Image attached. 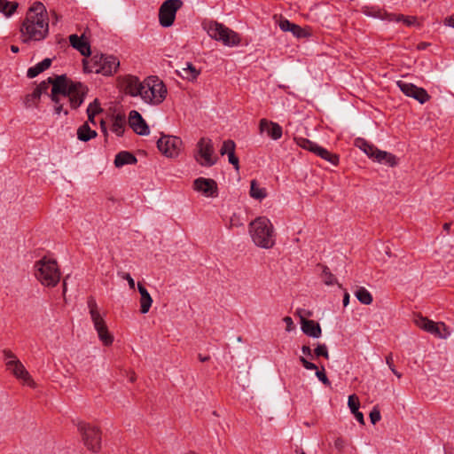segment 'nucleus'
Returning a JSON list of instances; mask_svg holds the SVG:
<instances>
[{"mask_svg": "<svg viewBox=\"0 0 454 454\" xmlns=\"http://www.w3.org/2000/svg\"><path fill=\"white\" fill-rule=\"evenodd\" d=\"M450 226H451V223H445L443 224V230H444L445 231L449 232V231H450Z\"/></svg>", "mask_w": 454, "mask_h": 454, "instance_id": "obj_60", "label": "nucleus"}, {"mask_svg": "<svg viewBox=\"0 0 454 454\" xmlns=\"http://www.w3.org/2000/svg\"><path fill=\"white\" fill-rule=\"evenodd\" d=\"M301 351H302L303 355L310 356L311 358H313L312 350L309 348V346L303 345L301 347Z\"/></svg>", "mask_w": 454, "mask_h": 454, "instance_id": "obj_56", "label": "nucleus"}, {"mask_svg": "<svg viewBox=\"0 0 454 454\" xmlns=\"http://www.w3.org/2000/svg\"><path fill=\"white\" fill-rule=\"evenodd\" d=\"M390 20H395V21H403L406 26L408 27H411L412 25H414L416 23V17H412V16H404L403 14H390Z\"/></svg>", "mask_w": 454, "mask_h": 454, "instance_id": "obj_38", "label": "nucleus"}, {"mask_svg": "<svg viewBox=\"0 0 454 454\" xmlns=\"http://www.w3.org/2000/svg\"><path fill=\"white\" fill-rule=\"evenodd\" d=\"M369 416H370V420L372 425H375L376 423H378L380 420L381 416H380V411L378 405H376L372 408Z\"/></svg>", "mask_w": 454, "mask_h": 454, "instance_id": "obj_43", "label": "nucleus"}, {"mask_svg": "<svg viewBox=\"0 0 454 454\" xmlns=\"http://www.w3.org/2000/svg\"><path fill=\"white\" fill-rule=\"evenodd\" d=\"M3 354H4V360H6V362L9 360L18 359L16 355L10 349H4Z\"/></svg>", "mask_w": 454, "mask_h": 454, "instance_id": "obj_52", "label": "nucleus"}, {"mask_svg": "<svg viewBox=\"0 0 454 454\" xmlns=\"http://www.w3.org/2000/svg\"><path fill=\"white\" fill-rule=\"evenodd\" d=\"M193 189L206 197L215 198L218 196L217 183L211 178H196L193 181Z\"/></svg>", "mask_w": 454, "mask_h": 454, "instance_id": "obj_14", "label": "nucleus"}, {"mask_svg": "<svg viewBox=\"0 0 454 454\" xmlns=\"http://www.w3.org/2000/svg\"><path fill=\"white\" fill-rule=\"evenodd\" d=\"M206 29L211 38L221 41L226 46H236L240 43V37L237 32L217 21H209Z\"/></svg>", "mask_w": 454, "mask_h": 454, "instance_id": "obj_6", "label": "nucleus"}, {"mask_svg": "<svg viewBox=\"0 0 454 454\" xmlns=\"http://www.w3.org/2000/svg\"><path fill=\"white\" fill-rule=\"evenodd\" d=\"M416 325L424 331L441 339H446L450 335V331L442 322L435 323L427 317H419Z\"/></svg>", "mask_w": 454, "mask_h": 454, "instance_id": "obj_12", "label": "nucleus"}, {"mask_svg": "<svg viewBox=\"0 0 454 454\" xmlns=\"http://www.w3.org/2000/svg\"><path fill=\"white\" fill-rule=\"evenodd\" d=\"M50 85H51V91L49 97L54 103V110L58 114L61 112L65 115L68 114V111L64 109V103H61V98H67L71 108L76 109L83 103L88 92V88L85 85L80 82L72 81L66 74L49 77L41 82L35 89L39 90L41 95L47 94Z\"/></svg>", "mask_w": 454, "mask_h": 454, "instance_id": "obj_1", "label": "nucleus"}, {"mask_svg": "<svg viewBox=\"0 0 454 454\" xmlns=\"http://www.w3.org/2000/svg\"><path fill=\"white\" fill-rule=\"evenodd\" d=\"M376 160L380 163H384L386 165H388L389 167H395L397 165V158L395 155L387 153L386 151H380L378 152V156L376 158Z\"/></svg>", "mask_w": 454, "mask_h": 454, "instance_id": "obj_29", "label": "nucleus"}, {"mask_svg": "<svg viewBox=\"0 0 454 454\" xmlns=\"http://www.w3.org/2000/svg\"><path fill=\"white\" fill-rule=\"evenodd\" d=\"M345 441L343 438L341 437H338L335 441H334V447L338 450H342L345 447Z\"/></svg>", "mask_w": 454, "mask_h": 454, "instance_id": "obj_53", "label": "nucleus"}, {"mask_svg": "<svg viewBox=\"0 0 454 454\" xmlns=\"http://www.w3.org/2000/svg\"><path fill=\"white\" fill-rule=\"evenodd\" d=\"M224 145L226 147L227 154L235 153L236 145L233 140H231V139L225 140Z\"/></svg>", "mask_w": 454, "mask_h": 454, "instance_id": "obj_49", "label": "nucleus"}, {"mask_svg": "<svg viewBox=\"0 0 454 454\" xmlns=\"http://www.w3.org/2000/svg\"><path fill=\"white\" fill-rule=\"evenodd\" d=\"M87 304L90 309L91 320L93 322L95 330L98 333L99 340L105 346L112 345L114 341V336L108 331L107 325L99 313L98 304L94 297L90 296L88 298Z\"/></svg>", "mask_w": 454, "mask_h": 454, "instance_id": "obj_7", "label": "nucleus"}, {"mask_svg": "<svg viewBox=\"0 0 454 454\" xmlns=\"http://www.w3.org/2000/svg\"><path fill=\"white\" fill-rule=\"evenodd\" d=\"M348 405L352 413L359 410V399L355 394L348 396Z\"/></svg>", "mask_w": 454, "mask_h": 454, "instance_id": "obj_40", "label": "nucleus"}, {"mask_svg": "<svg viewBox=\"0 0 454 454\" xmlns=\"http://www.w3.org/2000/svg\"><path fill=\"white\" fill-rule=\"evenodd\" d=\"M148 90H150L151 98H153L154 105L160 104L166 98L168 93L163 82L158 79L153 81L151 89H148Z\"/></svg>", "mask_w": 454, "mask_h": 454, "instance_id": "obj_20", "label": "nucleus"}, {"mask_svg": "<svg viewBox=\"0 0 454 454\" xmlns=\"http://www.w3.org/2000/svg\"><path fill=\"white\" fill-rule=\"evenodd\" d=\"M125 125H126L125 115L118 114L114 117V121H113L111 129L118 137H121L125 131Z\"/></svg>", "mask_w": 454, "mask_h": 454, "instance_id": "obj_28", "label": "nucleus"}, {"mask_svg": "<svg viewBox=\"0 0 454 454\" xmlns=\"http://www.w3.org/2000/svg\"><path fill=\"white\" fill-rule=\"evenodd\" d=\"M77 427L87 449L93 452L99 451L101 449L100 429L85 422H79Z\"/></svg>", "mask_w": 454, "mask_h": 454, "instance_id": "obj_8", "label": "nucleus"}, {"mask_svg": "<svg viewBox=\"0 0 454 454\" xmlns=\"http://www.w3.org/2000/svg\"><path fill=\"white\" fill-rule=\"evenodd\" d=\"M19 4L17 2H10L7 0H0V12L6 17H11L17 10Z\"/></svg>", "mask_w": 454, "mask_h": 454, "instance_id": "obj_33", "label": "nucleus"}, {"mask_svg": "<svg viewBox=\"0 0 454 454\" xmlns=\"http://www.w3.org/2000/svg\"><path fill=\"white\" fill-rule=\"evenodd\" d=\"M386 363L388 365L389 369L391 370V372L398 378L400 379L402 377V373L397 372L395 370V367L394 365V363H393V356H392V353L388 354L387 356H386Z\"/></svg>", "mask_w": 454, "mask_h": 454, "instance_id": "obj_45", "label": "nucleus"}, {"mask_svg": "<svg viewBox=\"0 0 454 454\" xmlns=\"http://www.w3.org/2000/svg\"><path fill=\"white\" fill-rule=\"evenodd\" d=\"M135 380H136V374H135V372H132L129 376V381L133 383V382H135Z\"/></svg>", "mask_w": 454, "mask_h": 454, "instance_id": "obj_63", "label": "nucleus"}, {"mask_svg": "<svg viewBox=\"0 0 454 454\" xmlns=\"http://www.w3.org/2000/svg\"><path fill=\"white\" fill-rule=\"evenodd\" d=\"M84 41V36L82 35V36H78L77 35L75 34H73L71 35H69V42H70V44L71 46L74 48V49H77V47Z\"/></svg>", "mask_w": 454, "mask_h": 454, "instance_id": "obj_44", "label": "nucleus"}, {"mask_svg": "<svg viewBox=\"0 0 454 454\" xmlns=\"http://www.w3.org/2000/svg\"><path fill=\"white\" fill-rule=\"evenodd\" d=\"M7 370L11 371L12 373L19 380H22L24 383L30 387L35 386V382L32 380L29 372L27 371L25 366L19 359L9 360L6 362Z\"/></svg>", "mask_w": 454, "mask_h": 454, "instance_id": "obj_15", "label": "nucleus"}, {"mask_svg": "<svg viewBox=\"0 0 454 454\" xmlns=\"http://www.w3.org/2000/svg\"><path fill=\"white\" fill-rule=\"evenodd\" d=\"M355 296L356 299L364 305H369L372 302V295L371 293L364 287L360 286L355 292Z\"/></svg>", "mask_w": 454, "mask_h": 454, "instance_id": "obj_32", "label": "nucleus"}, {"mask_svg": "<svg viewBox=\"0 0 454 454\" xmlns=\"http://www.w3.org/2000/svg\"><path fill=\"white\" fill-rule=\"evenodd\" d=\"M82 56L89 57L91 54L90 43L84 40L76 49Z\"/></svg>", "mask_w": 454, "mask_h": 454, "instance_id": "obj_42", "label": "nucleus"}, {"mask_svg": "<svg viewBox=\"0 0 454 454\" xmlns=\"http://www.w3.org/2000/svg\"><path fill=\"white\" fill-rule=\"evenodd\" d=\"M295 314L300 317L301 322L302 321V319H306L305 317H309L312 316V312L305 309H298Z\"/></svg>", "mask_w": 454, "mask_h": 454, "instance_id": "obj_51", "label": "nucleus"}, {"mask_svg": "<svg viewBox=\"0 0 454 454\" xmlns=\"http://www.w3.org/2000/svg\"><path fill=\"white\" fill-rule=\"evenodd\" d=\"M129 125L137 135L145 136L150 132L149 126L146 121L136 110H132L129 114Z\"/></svg>", "mask_w": 454, "mask_h": 454, "instance_id": "obj_16", "label": "nucleus"}, {"mask_svg": "<svg viewBox=\"0 0 454 454\" xmlns=\"http://www.w3.org/2000/svg\"><path fill=\"white\" fill-rule=\"evenodd\" d=\"M137 290L140 294V312L142 314H146L153 303V299L146 290V288L141 284H137Z\"/></svg>", "mask_w": 454, "mask_h": 454, "instance_id": "obj_23", "label": "nucleus"}, {"mask_svg": "<svg viewBox=\"0 0 454 454\" xmlns=\"http://www.w3.org/2000/svg\"><path fill=\"white\" fill-rule=\"evenodd\" d=\"M367 148L364 150V153L370 157V158H372L374 160H376L377 156H378V152H380V150L378 149L375 145L370 144L369 145H366Z\"/></svg>", "mask_w": 454, "mask_h": 454, "instance_id": "obj_46", "label": "nucleus"}, {"mask_svg": "<svg viewBox=\"0 0 454 454\" xmlns=\"http://www.w3.org/2000/svg\"><path fill=\"white\" fill-rule=\"evenodd\" d=\"M20 32L24 43L43 41L48 35V15L43 3L35 2L28 9L20 25Z\"/></svg>", "mask_w": 454, "mask_h": 454, "instance_id": "obj_2", "label": "nucleus"}, {"mask_svg": "<svg viewBox=\"0 0 454 454\" xmlns=\"http://www.w3.org/2000/svg\"><path fill=\"white\" fill-rule=\"evenodd\" d=\"M41 94L39 93V90H36L35 89L33 90L32 93L27 94L25 98L24 103L27 107L31 106H37L38 102L41 98Z\"/></svg>", "mask_w": 454, "mask_h": 454, "instance_id": "obj_37", "label": "nucleus"}, {"mask_svg": "<svg viewBox=\"0 0 454 454\" xmlns=\"http://www.w3.org/2000/svg\"><path fill=\"white\" fill-rule=\"evenodd\" d=\"M396 84L405 96L416 99L420 104H424L430 99V96L425 89L418 87L413 83L398 81Z\"/></svg>", "mask_w": 454, "mask_h": 454, "instance_id": "obj_13", "label": "nucleus"}, {"mask_svg": "<svg viewBox=\"0 0 454 454\" xmlns=\"http://www.w3.org/2000/svg\"><path fill=\"white\" fill-rule=\"evenodd\" d=\"M314 354L317 357L323 356L326 359L329 358L328 349L325 344H317L314 349Z\"/></svg>", "mask_w": 454, "mask_h": 454, "instance_id": "obj_41", "label": "nucleus"}, {"mask_svg": "<svg viewBox=\"0 0 454 454\" xmlns=\"http://www.w3.org/2000/svg\"><path fill=\"white\" fill-rule=\"evenodd\" d=\"M182 144L183 142L178 137L163 135L157 141V147L166 157L174 158L178 156Z\"/></svg>", "mask_w": 454, "mask_h": 454, "instance_id": "obj_11", "label": "nucleus"}, {"mask_svg": "<svg viewBox=\"0 0 454 454\" xmlns=\"http://www.w3.org/2000/svg\"><path fill=\"white\" fill-rule=\"evenodd\" d=\"M51 59L46 58L43 61L37 63L35 66L28 68L27 75L28 78H35L46 69H48L51 65Z\"/></svg>", "mask_w": 454, "mask_h": 454, "instance_id": "obj_26", "label": "nucleus"}, {"mask_svg": "<svg viewBox=\"0 0 454 454\" xmlns=\"http://www.w3.org/2000/svg\"><path fill=\"white\" fill-rule=\"evenodd\" d=\"M120 66L119 59L113 55L96 54L89 61L83 60V69L86 73L112 75Z\"/></svg>", "mask_w": 454, "mask_h": 454, "instance_id": "obj_5", "label": "nucleus"}, {"mask_svg": "<svg viewBox=\"0 0 454 454\" xmlns=\"http://www.w3.org/2000/svg\"><path fill=\"white\" fill-rule=\"evenodd\" d=\"M249 233L257 247L268 249L275 244L274 227L265 216H259L249 223Z\"/></svg>", "mask_w": 454, "mask_h": 454, "instance_id": "obj_3", "label": "nucleus"}, {"mask_svg": "<svg viewBox=\"0 0 454 454\" xmlns=\"http://www.w3.org/2000/svg\"><path fill=\"white\" fill-rule=\"evenodd\" d=\"M370 143L366 141L364 138L358 137L355 140V145L359 147L361 150L364 152V150L367 148L366 145H369Z\"/></svg>", "mask_w": 454, "mask_h": 454, "instance_id": "obj_48", "label": "nucleus"}, {"mask_svg": "<svg viewBox=\"0 0 454 454\" xmlns=\"http://www.w3.org/2000/svg\"><path fill=\"white\" fill-rule=\"evenodd\" d=\"M196 161L202 167H212L217 161L214 156L212 140L208 137H201L197 143V153L194 155Z\"/></svg>", "mask_w": 454, "mask_h": 454, "instance_id": "obj_9", "label": "nucleus"}, {"mask_svg": "<svg viewBox=\"0 0 454 454\" xmlns=\"http://www.w3.org/2000/svg\"><path fill=\"white\" fill-rule=\"evenodd\" d=\"M296 140V143L297 145L305 149V150H308L311 153H316L317 151V148L319 147V145L312 141H310L309 139L308 138H304V137H298V138H295Z\"/></svg>", "mask_w": 454, "mask_h": 454, "instance_id": "obj_36", "label": "nucleus"}, {"mask_svg": "<svg viewBox=\"0 0 454 454\" xmlns=\"http://www.w3.org/2000/svg\"><path fill=\"white\" fill-rule=\"evenodd\" d=\"M221 155L227 154L226 147L224 145V142L223 143L222 148L220 149Z\"/></svg>", "mask_w": 454, "mask_h": 454, "instance_id": "obj_61", "label": "nucleus"}, {"mask_svg": "<svg viewBox=\"0 0 454 454\" xmlns=\"http://www.w3.org/2000/svg\"><path fill=\"white\" fill-rule=\"evenodd\" d=\"M137 162L136 156L128 151H121L115 155L114 166L121 168L124 165H132Z\"/></svg>", "mask_w": 454, "mask_h": 454, "instance_id": "obj_24", "label": "nucleus"}, {"mask_svg": "<svg viewBox=\"0 0 454 454\" xmlns=\"http://www.w3.org/2000/svg\"><path fill=\"white\" fill-rule=\"evenodd\" d=\"M35 276L42 285L54 287L60 280V271L56 260L43 257L35 263Z\"/></svg>", "mask_w": 454, "mask_h": 454, "instance_id": "obj_4", "label": "nucleus"}, {"mask_svg": "<svg viewBox=\"0 0 454 454\" xmlns=\"http://www.w3.org/2000/svg\"><path fill=\"white\" fill-rule=\"evenodd\" d=\"M119 275H121L123 279L128 281L130 289L135 290V281L129 273L122 272L121 274L119 273Z\"/></svg>", "mask_w": 454, "mask_h": 454, "instance_id": "obj_47", "label": "nucleus"}, {"mask_svg": "<svg viewBox=\"0 0 454 454\" xmlns=\"http://www.w3.org/2000/svg\"><path fill=\"white\" fill-rule=\"evenodd\" d=\"M186 67H183L181 71H177L178 74L183 78L190 82L195 81L200 74V71L197 69L191 62H186Z\"/></svg>", "mask_w": 454, "mask_h": 454, "instance_id": "obj_25", "label": "nucleus"}, {"mask_svg": "<svg viewBox=\"0 0 454 454\" xmlns=\"http://www.w3.org/2000/svg\"><path fill=\"white\" fill-rule=\"evenodd\" d=\"M97 135V131L91 129L88 122H84L77 129V138L82 142H88L90 139L96 137Z\"/></svg>", "mask_w": 454, "mask_h": 454, "instance_id": "obj_27", "label": "nucleus"}, {"mask_svg": "<svg viewBox=\"0 0 454 454\" xmlns=\"http://www.w3.org/2000/svg\"><path fill=\"white\" fill-rule=\"evenodd\" d=\"M259 128L261 132H266L267 136L273 140L281 138L283 135L282 127L278 123L268 121L267 119L260 121Z\"/></svg>", "mask_w": 454, "mask_h": 454, "instance_id": "obj_17", "label": "nucleus"}, {"mask_svg": "<svg viewBox=\"0 0 454 454\" xmlns=\"http://www.w3.org/2000/svg\"><path fill=\"white\" fill-rule=\"evenodd\" d=\"M443 24L447 27H450L454 28V13L450 16L446 17L443 20Z\"/></svg>", "mask_w": 454, "mask_h": 454, "instance_id": "obj_55", "label": "nucleus"}, {"mask_svg": "<svg viewBox=\"0 0 454 454\" xmlns=\"http://www.w3.org/2000/svg\"><path fill=\"white\" fill-rule=\"evenodd\" d=\"M101 112H103V109L100 106V103L98 98H95L87 107L89 121L95 124V116Z\"/></svg>", "mask_w": 454, "mask_h": 454, "instance_id": "obj_31", "label": "nucleus"}, {"mask_svg": "<svg viewBox=\"0 0 454 454\" xmlns=\"http://www.w3.org/2000/svg\"><path fill=\"white\" fill-rule=\"evenodd\" d=\"M353 414L360 424L364 425V415L362 412L359 411V410L357 411L353 412Z\"/></svg>", "mask_w": 454, "mask_h": 454, "instance_id": "obj_57", "label": "nucleus"}, {"mask_svg": "<svg viewBox=\"0 0 454 454\" xmlns=\"http://www.w3.org/2000/svg\"><path fill=\"white\" fill-rule=\"evenodd\" d=\"M349 302V294L348 292L344 293L343 295V306L347 307Z\"/></svg>", "mask_w": 454, "mask_h": 454, "instance_id": "obj_58", "label": "nucleus"}, {"mask_svg": "<svg viewBox=\"0 0 454 454\" xmlns=\"http://www.w3.org/2000/svg\"><path fill=\"white\" fill-rule=\"evenodd\" d=\"M182 0H166L159 9V21L161 27H169L174 24L176 12L182 8Z\"/></svg>", "mask_w": 454, "mask_h": 454, "instance_id": "obj_10", "label": "nucleus"}, {"mask_svg": "<svg viewBox=\"0 0 454 454\" xmlns=\"http://www.w3.org/2000/svg\"><path fill=\"white\" fill-rule=\"evenodd\" d=\"M278 26L282 31L291 32L297 38H305L309 35L304 28L285 18L279 20Z\"/></svg>", "mask_w": 454, "mask_h": 454, "instance_id": "obj_19", "label": "nucleus"}, {"mask_svg": "<svg viewBox=\"0 0 454 454\" xmlns=\"http://www.w3.org/2000/svg\"><path fill=\"white\" fill-rule=\"evenodd\" d=\"M148 89H151L150 84L145 86L142 83V89H139V93H137V96H140L145 102L153 104V99L151 98L150 90H148Z\"/></svg>", "mask_w": 454, "mask_h": 454, "instance_id": "obj_39", "label": "nucleus"}, {"mask_svg": "<svg viewBox=\"0 0 454 454\" xmlns=\"http://www.w3.org/2000/svg\"><path fill=\"white\" fill-rule=\"evenodd\" d=\"M121 86L126 94L132 97H137V93H139V89H142V83L139 79L134 75L125 76L121 82Z\"/></svg>", "mask_w": 454, "mask_h": 454, "instance_id": "obj_18", "label": "nucleus"}, {"mask_svg": "<svg viewBox=\"0 0 454 454\" xmlns=\"http://www.w3.org/2000/svg\"><path fill=\"white\" fill-rule=\"evenodd\" d=\"M317 267L322 270V278L325 285L333 286V284L337 283L336 278L334 277L333 274H332V272L330 271L329 268L326 265L318 263Z\"/></svg>", "mask_w": 454, "mask_h": 454, "instance_id": "obj_35", "label": "nucleus"}, {"mask_svg": "<svg viewBox=\"0 0 454 454\" xmlns=\"http://www.w3.org/2000/svg\"><path fill=\"white\" fill-rule=\"evenodd\" d=\"M283 320L286 325V330L287 332L292 331L294 329V322L292 318L290 317H285Z\"/></svg>", "mask_w": 454, "mask_h": 454, "instance_id": "obj_54", "label": "nucleus"}, {"mask_svg": "<svg viewBox=\"0 0 454 454\" xmlns=\"http://www.w3.org/2000/svg\"><path fill=\"white\" fill-rule=\"evenodd\" d=\"M301 331L307 336L312 338H319L322 334L320 325L311 319H302L301 322Z\"/></svg>", "mask_w": 454, "mask_h": 454, "instance_id": "obj_22", "label": "nucleus"}, {"mask_svg": "<svg viewBox=\"0 0 454 454\" xmlns=\"http://www.w3.org/2000/svg\"><path fill=\"white\" fill-rule=\"evenodd\" d=\"M296 454H306L302 449L296 448L295 450Z\"/></svg>", "mask_w": 454, "mask_h": 454, "instance_id": "obj_64", "label": "nucleus"}, {"mask_svg": "<svg viewBox=\"0 0 454 454\" xmlns=\"http://www.w3.org/2000/svg\"><path fill=\"white\" fill-rule=\"evenodd\" d=\"M198 358L200 362L204 363L210 359L209 356H202L201 354H199Z\"/></svg>", "mask_w": 454, "mask_h": 454, "instance_id": "obj_59", "label": "nucleus"}, {"mask_svg": "<svg viewBox=\"0 0 454 454\" xmlns=\"http://www.w3.org/2000/svg\"><path fill=\"white\" fill-rule=\"evenodd\" d=\"M11 51L13 52V53H18L20 49L17 45H11Z\"/></svg>", "mask_w": 454, "mask_h": 454, "instance_id": "obj_62", "label": "nucleus"}, {"mask_svg": "<svg viewBox=\"0 0 454 454\" xmlns=\"http://www.w3.org/2000/svg\"><path fill=\"white\" fill-rule=\"evenodd\" d=\"M300 362L303 365V367L307 370H316V376L317 378L325 385L329 387L331 385V381L327 378L325 371V367L321 366V370H318L317 366L310 362L308 361L304 356H300L299 358Z\"/></svg>", "mask_w": 454, "mask_h": 454, "instance_id": "obj_21", "label": "nucleus"}, {"mask_svg": "<svg viewBox=\"0 0 454 454\" xmlns=\"http://www.w3.org/2000/svg\"><path fill=\"white\" fill-rule=\"evenodd\" d=\"M249 193L252 198L259 200H263L267 196L266 190L264 188H260L255 179L251 181Z\"/></svg>", "mask_w": 454, "mask_h": 454, "instance_id": "obj_34", "label": "nucleus"}, {"mask_svg": "<svg viewBox=\"0 0 454 454\" xmlns=\"http://www.w3.org/2000/svg\"><path fill=\"white\" fill-rule=\"evenodd\" d=\"M316 155L319 156L320 158L329 161L333 165L336 166L339 163V156L335 153H330L328 150L319 146L317 148V151L315 153Z\"/></svg>", "mask_w": 454, "mask_h": 454, "instance_id": "obj_30", "label": "nucleus"}, {"mask_svg": "<svg viewBox=\"0 0 454 454\" xmlns=\"http://www.w3.org/2000/svg\"><path fill=\"white\" fill-rule=\"evenodd\" d=\"M229 162L234 166V168L238 170L239 168V158L235 155V153L228 154Z\"/></svg>", "mask_w": 454, "mask_h": 454, "instance_id": "obj_50", "label": "nucleus"}]
</instances>
